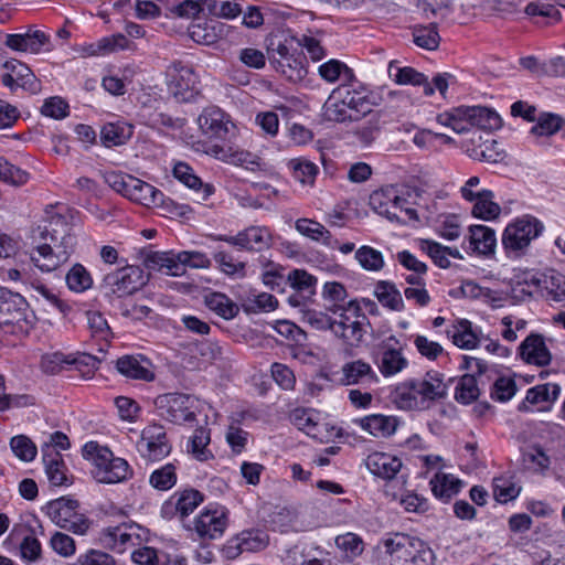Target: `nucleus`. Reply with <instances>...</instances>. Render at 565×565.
Wrapping results in <instances>:
<instances>
[{"label": "nucleus", "mask_w": 565, "mask_h": 565, "mask_svg": "<svg viewBox=\"0 0 565 565\" xmlns=\"http://www.w3.org/2000/svg\"><path fill=\"white\" fill-rule=\"evenodd\" d=\"M45 242L31 254L32 263L42 271H53L66 263L74 250L75 236L71 234V227L61 216L51 218L49 226L44 227L42 237Z\"/></svg>", "instance_id": "f257e3e1"}, {"label": "nucleus", "mask_w": 565, "mask_h": 565, "mask_svg": "<svg viewBox=\"0 0 565 565\" xmlns=\"http://www.w3.org/2000/svg\"><path fill=\"white\" fill-rule=\"evenodd\" d=\"M441 126L451 128L457 134L469 131L475 126L483 130H495L502 126L497 111L482 106H460L439 114L436 118Z\"/></svg>", "instance_id": "f03ea898"}, {"label": "nucleus", "mask_w": 565, "mask_h": 565, "mask_svg": "<svg viewBox=\"0 0 565 565\" xmlns=\"http://www.w3.org/2000/svg\"><path fill=\"white\" fill-rule=\"evenodd\" d=\"M83 456L93 461L92 473L100 483H118L132 476V469L125 459L115 457L109 448L96 441L84 445Z\"/></svg>", "instance_id": "7ed1b4c3"}, {"label": "nucleus", "mask_w": 565, "mask_h": 565, "mask_svg": "<svg viewBox=\"0 0 565 565\" xmlns=\"http://www.w3.org/2000/svg\"><path fill=\"white\" fill-rule=\"evenodd\" d=\"M296 43V36H285L271 40L268 47L269 60L276 71L292 83L302 81L308 74L306 56L297 50Z\"/></svg>", "instance_id": "20e7f679"}, {"label": "nucleus", "mask_w": 565, "mask_h": 565, "mask_svg": "<svg viewBox=\"0 0 565 565\" xmlns=\"http://www.w3.org/2000/svg\"><path fill=\"white\" fill-rule=\"evenodd\" d=\"M143 264L153 270H164L169 276H182L185 267L207 268L210 259L201 252H180L178 254L167 252H149L146 254Z\"/></svg>", "instance_id": "39448f33"}, {"label": "nucleus", "mask_w": 565, "mask_h": 565, "mask_svg": "<svg viewBox=\"0 0 565 565\" xmlns=\"http://www.w3.org/2000/svg\"><path fill=\"white\" fill-rule=\"evenodd\" d=\"M78 509L77 500L61 497L50 501L45 507V512L56 526L76 535H84L90 527V521Z\"/></svg>", "instance_id": "423d86ee"}, {"label": "nucleus", "mask_w": 565, "mask_h": 565, "mask_svg": "<svg viewBox=\"0 0 565 565\" xmlns=\"http://www.w3.org/2000/svg\"><path fill=\"white\" fill-rule=\"evenodd\" d=\"M544 225L536 217L525 214L510 223L502 235V244L508 253H518L526 248L539 237Z\"/></svg>", "instance_id": "0eeeda50"}, {"label": "nucleus", "mask_w": 565, "mask_h": 565, "mask_svg": "<svg viewBox=\"0 0 565 565\" xmlns=\"http://www.w3.org/2000/svg\"><path fill=\"white\" fill-rule=\"evenodd\" d=\"M168 92L177 102L192 100L199 93L198 76L191 66L180 61L172 62L166 70Z\"/></svg>", "instance_id": "6e6552de"}, {"label": "nucleus", "mask_w": 565, "mask_h": 565, "mask_svg": "<svg viewBox=\"0 0 565 565\" xmlns=\"http://www.w3.org/2000/svg\"><path fill=\"white\" fill-rule=\"evenodd\" d=\"M146 530L136 523H121L104 527L98 535L100 545L116 553H124L142 543Z\"/></svg>", "instance_id": "1a4fd4ad"}, {"label": "nucleus", "mask_w": 565, "mask_h": 565, "mask_svg": "<svg viewBox=\"0 0 565 565\" xmlns=\"http://www.w3.org/2000/svg\"><path fill=\"white\" fill-rule=\"evenodd\" d=\"M195 403L194 396L182 393L162 394L154 399L160 416L174 424L194 420L195 413L193 408Z\"/></svg>", "instance_id": "9d476101"}, {"label": "nucleus", "mask_w": 565, "mask_h": 565, "mask_svg": "<svg viewBox=\"0 0 565 565\" xmlns=\"http://www.w3.org/2000/svg\"><path fill=\"white\" fill-rule=\"evenodd\" d=\"M211 238L248 252H263L273 245L270 231L265 226L258 225H250L234 236L211 235Z\"/></svg>", "instance_id": "9b49d317"}, {"label": "nucleus", "mask_w": 565, "mask_h": 565, "mask_svg": "<svg viewBox=\"0 0 565 565\" xmlns=\"http://www.w3.org/2000/svg\"><path fill=\"white\" fill-rule=\"evenodd\" d=\"M418 539L404 533H390L381 539L376 550L390 565H405Z\"/></svg>", "instance_id": "f8f14e48"}, {"label": "nucleus", "mask_w": 565, "mask_h": 565, "mask_svg": "<svg viewBox=\"0 0 565 565\" xmlns=\"http://www.w3.org/2000/svg\"><path fill=\"white\" fill-rule=\"evenodd\" d=\"M145 284L142 270L137 266H124L105 275L102 287L117 297L137 291Z\"/></svg>", "instance_id": "ddd939ff"}, {"label": "nucleus", "mask_w": 565, "mask_h": 565, "mask_svg": "<svg viewBox=\"0 0 565 565\" xmlns=\"http://www.w3.org/2000/svg\"><path fill=\"white\" fill-rule=\"evenodd\" d=\"M227 523V509L218 504H210L194 519L193 530L202 540H215L223 535Z\"/></svg>", "instance_id": "4468645a"}, {"label": "nucleus", "mask_w": 565, "mask_h": 565, "mask_svg": "<svg viewBox=\"0 0 565 565\" xmlns=\"http://www.w3.org/2000/svg\"><path fill=\"white\" fill-rule=\"evenodd\" d=\"M374 361L383 376H392L404 370L408 362L402 353L399 341L391 335L380 342L374 351Z\"/></svg>", "instance_id": "2eb2a0df"}, {"label": "nucleus", "mask_w": 565, "mask_h": 565, "mask_svg": "<svg viewBox=\"0 0 565 565\" xmlns=\"http://www.w3.org/2000/svg\"><path fill=\"white\" fill-rule=\"evenodd\" d=\"M408 201L404 193L394 185H387L374 191L370 195L371 207L380 215L387 217L391 221L405 222L397 213L398 209H404Z\"/></svg>", "instance_id": "dca6fc26"}, {"label": "nucleus", "mask_w": 565, "mask_h": 565, "mask_svg": "<svg viewBox=\"0 0 565 565\" xmlns=\"http://www.w3.org/2000/svg\"><path fill=\"white\" fill-rule=\"evenodd\" d=\"M198 125L207 138L226 139L234 136L236 131L230 116L216 106L204 108L198 117Z\"/></svg>", "instance_id": "f3484780"}, {"label": "nucleus", "mask_w": 565, "mask_h": 565, "mask_svg": "<svg viewBox=\"0 0 565 565\" xmlns=\"http://www.w3.org/2000/svg\"><path fill=\"white\" fill-rule=\"evenodd\" d=\"M138 451L148 460L157 461L168 456L171 445L168 441L163 426L151 424L143 428L137 444Z\"/></svg>", "instance_id": "a211bd4d"}, {"label": "nucleus", "mask_w": 565, "mask_h": 565, "mask_svg": "<svg viewBox=\"0 0 565 565\" xmlns=\"http://www.w3.org/2000/svg\"><path fill=\"white\" fill-rule=\"evenodd\" d=\"M204 500V495L196 489L188 488L177 491L161 507V515L164 519L178 516L184 520L189 516Z\"/></svg>", "instance_id": "6ab92c4d"}, {"label": "nucleus", "mask_w": 565, "mask_h": 565, "mask_svg": "<svg viewBox=\"0 0 565 565\" xmlns=\"http://www.w3.org/2000/svg\"><path fill=\"white\" fill-rule=\"evenodd\" d=\"M116 369L131 380L151 382L156 377L151 361L143 355H124L116 361Z\"/></svg>", "instance_id": "aec40b11"}, {"label": "nucleus", "mask_w": 565, "mask_h": 565, "mask_svg": "<svg viewBox=\"0 0 565 565\" xmlns=\"http://www.w3.org/2000/svg\"><path fill=\"white\" fill-rule=\"evenodd\" d=\"M519 352L523 361L536 366H546L552 360V354L545 344L543 335L537 333L527 335L520 344Z\"/></svg>", "instance_id": "412c9836"}, {"label": "nucleus", "mask_w": 565, "mask_h": 565, "mask_svg": "<svg viewBox=\"0 0 565 565\" xmlns=\"http://www.w3.org/2000/svg\"><path fill=\"white\" fill-rule=\"evenodd\" d=\"M49 42V36L40 30H31L23 34H8L6 45L14 51L36 54Z\"/></svg>", "instance_id": "4be33fe9"}, {"label": "nucleus", "mask_w": 565, "mask_h": 565, "mask_svg": "<svg viewBox=\"0 0 565 565\" xmlns=\"http://www.w3.org/2000/svg\"><path fill=\"white\" fill-rule=\"evenodd\" d=\"M360 427L376 438H387L395 434L399 420L395 416L372 414L359 419Z\"/></svg>", "instance_id": "5701e85b"}, {"label": "nucleus", "mask_w": 565, "mask_h": 565, "mask_svg": "<svg viewBox=\"0 0 565 565\" xmlns=\"http://www.w3.org/2000/svg\"><path fill=\"white\" fill-rule=\"evenodd\" d=\"M341 381L345 385L375 384L379 377L371 364L362 360H355L343 364Z\"/></svg>", "instance_id": "b1692460"}, {"label": "nucleus", "mask_w": 565, "mask_h": 565, "mask_svg": "<svg viewBox=\"0 0 565 565\" xmlns=\"http://www.w3.org/2000/svg\"><path fill=\"white\" fill-rule=\"evenodd\" d=\"M365 465L371 473L383 479H393L402 468V461L385 452H373L367 456Z\"/></svg>", "instance_id": "393cba45"}, {"label": "nucleus", "mask_w": 565, "mask_h": 565, "mask_svg": "<svg viewBox=\"0 0 565 565\" xmlns=\"http://www.w3.org/2000/svg\"><path fill=\"white\" fill-rule=\"evenodd\" d=\"M414 382L424 407L426 402L444 398L447 394V385L438 372H427L424 379Z\"/></svg>", "instance_id": "a878e982"}, {"label": "nucleus", "mask_w": 565, "mask_h": 565, "mask_svg": "<svg viewBox=\"0 0 565 565\" xmlns=\"http://www.w3.org/2000/svg\"><path fill=\"white\" fill-rule=\"evenodd\" d=\"M206 153L224 161L226 163L236 166H254L258 164L257 157L248 151L242 150L232 145H212Z\"/></svg>", "instance_id": "bb28decb"}, {"label": "nucleus", "mask_w": 565, "mask_h": 565, "mask_svg": "<svg viewBox=\"0 0 565 565\" xmlns=\"http://www.w3.org/2000/svg\"><path fill=\"white\" fill-rule=\"evenodd\" d=\"M295 228L302 236L322 243L329 248L334 249L339 245V241L332 236L330 231L315 220L298 218L295 223Z\"/></svg>", "instance_id": "cd10ccee"}, {"label": "nucleus", "mask_w": 565, "mask_h": 565, "mask_svg": "<svg viewBox=\"0 0 565 565\" xmlns=\"http://www.w3.org/2000/svg\"><path fill=\"white\" fill-rule=\"evenodd\" d=\"M388 76L399 85H414V86H423L424 94L426 96H430L434 94L433 85L428 82L427 77L417 72L413 67H399L395 65L394 62H391L388 65Z\"/></svg>", "instance_id": "c85d7f7f"}, {"label": "nucleus", "mask_w": 565, "mask_h": 565, "mask_svg": "<svg viewBox=\"0 0 565 565\" xmlns=\"http://www.w3.org/2000/svg\"><path fill=\"white\" fill-rule=\"evenodd\" d=\"M469 243L473 252L482 255H490L497 245L495 233L486 225H471L469 227Z\"/></svg>", "instance_id": "c756f323"}, {"label": "nucleus", "mask_w": 565, "mask_h": 565, "mask_svg": "<svg viewBox=\"0 0 565 565\" xmlns=\"http://www.w3.org/2000/svg\"><path fill=\"white\" fill-rule=\"evenodd\" d=\"M129 193L127 198L134 202H137L143 206L152 207L158 203V200H162V192L138 178L130 181Z\"/></svg>", "instance_id": "7c9ffc66"}, {"label": "nucleus", "mask_w": 565, "mask_h": 565, "mask_svg": "<svg viewBox=\"0 0 565 565\" xmlns=\"http://www.w3.org/2000/svg\"><path fill=\"white\" fill-rule=\"evenodd\" d=\"M366 318L365 316H362L361 318L359 316H355L351 321L347 322H333L332 323V332L339 337L342 338L344 341H347L349 344H358L362 341V338L364 333L366 332L365 327L367 323H365Z\"/></svg>", "instance_id": "2f4dec72"}, {"label": "nucleus", "mask_w": 565, "mask_h": 565, "mask_svg": "<svg viewBox=\"0 0 565 565\" xmlns=\"http://www.w3.org/2000/svg\"><path fill=\"white\" fill-rule=\"evenodd\" d=\"M132 134L134 128L127 122H108L100 130V140L105 147L111 148L126 143Z\"/></svg>", "instance_id": "473e14b6"}, {"label": "nucleus", "mask_w": 565, "mask_h": 565, "mask_svg": "<svg viewBox=\"0 0 565 565\" xmlns=\"http://www.w3.org/2000/svg\"><path fill=\"white\" fill-rule=\"evenodd\" d=\"M49 450L52 452H45L43 455V462L45 465V472L49 481L55 487L71 484L66 475L67 469L61 454L58 451H53L52 448H49Z\"/></svg>", "instance_id": "72a5a7b5"}, {"label": "nucleus", "mask_w": 565, "mask_h": 565, "mask_svg": "<svg viewBox=\"0 0 565 565\" xmlns=\"http://www.w3.org/2000/svg\"><path fill=\"white\" fill-rule=\"evenodd\" d=\"M392 396L394 404L399 409L411 411L424 408L414 380L397 385Z\"/></svg>", "instance_id": "f704fd0d"}, {"label": "nucleus", "mask_w": 565, "mask_h": 565, "mask_svg": "<svg viewBox=\"0 0 565 565\" xmlns=\"http://www.w3.org/2000/svg\"><path fill=\"white\" fill-rule=\"evenodd\" d=\"M204 303L211 311L225 320L234 319L239 312V307L223 292L206 295Z\"/></svg>", "instance_id": "c9c22d12"}, {"label": "nucleus", "mask_w": 565, "mask_h": 565, "mask_svg": "<svg viewBox=\"0 0 565 565\" xmlns=\"http://www.w3.org/2000/svg\"><path fill=\"white\" fill-rule=\"evenodd\" d=\"M374 294L383 307L393 311H403L405 309L402 294L395 284L386 280H380L375 286Z\"/></svg>", "instance_id": "e433bc0d"}, {"label": "nucleus", "mask_w": 565, "mask_h": 565, "mask_svg": "<svg viewBox=\"0 0 565 565\" xmlns=\"http://www.w3.org/2000/svg\"><path fill=\"white\" fill-rule=\"evenodd\" d=\"M493 192L491 190H480L476 196L472 207V215L484 221H492L499 217L501 207L493 201Z\"/></svg>", "instance_id": "4c0bfd02"}, {"label": "nucleus", "mask_w": 565, "mask_h": 565, "mask_svg": "<svg viewBox=\"0 0 565 565\" xmlns=\"http://www.w3.org/2000/svg\"><path fill=\"white\" fill-rule=\"evenodd\" d=\"M561 393V387L557 384L546 383L536 385L526 392L525 401L520 404L519 411L525 412L529 409L526 403L539 405L542 403H553L557 399Z\"/></svg>", "instance_id": "58836bf2"}, {"label": "nucleus", "mask_w": 565, "mask_h": 565, "mask_svg": "<svg viewBox=\"0 0 565 565\" xmlns=\"http://www.w3.org/2000/svg\"><path fill=\"white\" fill-rule=\"evenodd\" d=\"M4 67L15 74L17 86L22 87L32 94H38L41 90L40 81L35 77L28 65L12 60L6 62Z\"/></svg>", "instance_id": "ea45409f"}, {"label": "nucleus", "mask_w": 565, "mask_h": 565, "mask_svg": "<svg viewBox=\"0 0 565 565\" xmlns=\"http://www.w3.org/2000/svg\"><path fill=\"white\" fill-rule=\"evenodd\" d=\"M323 116L331 121H344L355 119L354 115L348 111L342 100V88L334 89L323 105Z\"/></svg>", "instance_id": "a19ab883"}, {"label": "nucleus", "mask_w": 565, "mask_h": 565, "mask_svg": "<svg viewBox=\"0 0 565 565\" xmlns=\"http://www.w3.org/2000/svg\"><path fill=\"white\" fill-rule=\"evenodd\" d=\"M430 486L436 498L448 501L459 492L462 481L451 475L437 473L430 480Z\"/></svg>", "instance_id": "79ce46f5"}, {"label": "nucleus", "mask_w": 565, "mask_h": 565, "mask_svg": "<svg viewBox=\"0 0 565 565\" xmlns=\"http://www.w3.org/2000/svg\"><path fill=\"white\" fill-rule=\"evenodd\" d=\"M287 280L296 292L302 295L303 299H309L316 294L317 278L305 269L289 271Z\"/></svg>", "instance_id": "37998d69"}, {"label": "nucleus", "mask_w": 565, "mask_h": 565, "mask_svg": "<svg viewBox=\"0 0 565 565\" xmlns=\"http://www.w3.org/2000/svg\"><path fill=\"white\" fill-rule=\"evenodd\" d=\"M210 444V429L198 427L189 440L188 450L200 461H206L213 457L211 450L207 449Z\"/></svg>", "instance_id": "c03bdc74"}, {"label": "nucleus", "mask_w": 565, "mask_h": 565, "mask_svg": "<svg viewBox=\"0 0 565 565\" xmlns=\"http://www.w3.org/2000/svg\"><path fill=\"white\" fill-rule=\"evenodd\" d=\"M318 71L319 75L329 83H334L339 79L350 82L354 77L353 71L338 60H330L321 64Z\"/></svg>", "instance_id": "a18cd8bd"}, {"label": "nucleus", "mask_w": 565, "mask_h": 565, "mask_svg": "<svg viewBox=\"0 0 565 565\" xmlns=\"http://www.w3.org/2000/svg\"><path fill=\"white\" fill-rule=\"evenodd\" d=\"M480 391L475 374H465L458 382L455 398L461 404H470L479 397Z\"/></svg>", "instance_id": "49530a36"}, {"label": "nucleus", "mask_w": 565, "mask_h": 565, "mask_svg": "<svg viewBox=\"0 0 565 565\" xmlns=\"http://www.w3.org/2000/svg\"><path fill=\"white\" fill-rule=\"evenodd\" d=\"M521 488L510 477H497L493 479V497L500 503L514 500L520 494Z\"/></svg>", "instance_id": "de8ad7c7"}, {"label": "nucleus", "mask_w": 565, "mask_h": 565, "mask_svg": "<svg viewBox=\"0 0 565 565\" xmlns=\"http://www.w3.org/2000/svg\"><path fill=\"white\" fill-rule=\"evenodd\" d=\"M355 258L361 267L369 271H379L384 267V258L380 250L362 246L355 252Z\"/></svg>", "instance_id": "09e8293b"}, {"label": "nucleus", "mask_w": 565, "mask_h": 565, "mask_svg": "<svg viewBox=\"0 0 565 565\" xmlns=\"http://www.w3.org/2000/svg\"><path fill=\"white\" fill-rule=\"evenodd\" d=\"M543 287L554 301L565 302V276L550 270L544 274Z\"/></svg>", "instance_id": "8fccbe9b"}, {"label": "nucleus", "mask_w": 565, "mask_h": 565, "mask_svg": "<svg viewBox=\"0 0 565 565\" xmlns=\"http://www.w3.org/2000/svg\"><path fill=\"white\" fill-rule=\"evenodd\" d=\"M342 88V100L348 108V111L353 114L356 118L359 115H366L371 111L370 102L360 93Z\"/></svg>", "instance_id": "3c124183"}, {"label": "nucleus", "mask_w": 565, "mask_h": 565, "mask_svg": "<svg viewBox=\"0 0 565 565\" xmlns=\"http://www.w3.org/2000/svg\"><path fill=\"white\" fill-rule=\"evenodd\" d=\"M150 484L158 490H169L177 483L175 467L167 463L154 470L150 476Z\"/></svg>", "instance_id": "603ef678"}, {"label": "nucleus", "mask_w": 565, "mask_h": 565, "mask_svg": "<svg viewBox=\"0 0 565 565\" xmlns=\"http://www.w3.org/2000/svg\"><path fill=\"white\" fill-rule=\"evenodd\" d=\"M413 35L415 44L419 47L433 51L439 46L440 36L434 23L415 29Z\"/></svg>", "instance_id": "864d4df0"}, {"label": "nucleus", "mask_w": 565, "mask_h": 565, "mask_svg": "<svg viewBox=\"0 0 565 565\" xmlns=\"http://www.w3.org/2000/svg\"><path fill=\"white\" fill-rule=\"evenodd\" d=\"M66 284L71 290L81 292L88 289L93 280L86 268L81 264H76L67 273Z\"/></svg>", "instance_id": "5fc2aeb1"}, {"label": "nucleus", "mask_w": 565, "mask_h": 565, "mask_svg": "<svg viewBox=\"0 0 565 565\" xmlns=\"http://www.w3.org/2000/svg\"><path fill=\"white\" fill-rule=\"evenodd\" d=\"M0 180L19 186L28 182L29 173L11 164L6 158L0 157Z\"/></svg>", "instance_id": "6e6d98bb"}, {"label": "nucleus", "mask_w": 565, "mask_h": 565, "mask_svg": "<svg viewBox=\"0 0 565 565\" xmlns=\"http://www.w3.org/2000/svg\"><path fill=\"white\" fill-rule=\"evenodd\" d=\"M10 447L13 454L22 461H32L36 456L35 445L29 437L24 435L12 437Z\"/></svg>", "instance_id": "4d7b16f0"}, {"label": "nucleus", "mask_w": 565, "mask_h": 565, "mask_svg": "<svg viewBox=\"0 0 565 565\" xmlns=\"http://www.w3.org/2000/svg\"><path fill=\"white\" fill-rule=\"evenodd\" d=\"M419 248L425 252L438 267L448 268L450 266V260L444 245L430 239H420Z\"/></svg>", "instance_id": "13d9d810"}, {"label": "nucleus", "mask_w": 565, "mask_h": 565, "mask_svg": "<svg viewBox=\"0 0 565 565\" xmlns=\"http://www.w3.org/2000/svg\"><path fill=\"white\" fill-rule=\"evenodd\" d=\"M203 4H206L209 12L217 18L234 19L242 13V8L236 2L203 0Z\"/></svg>", "instance_id": "bf43d9fd"}, {"label": "nucleus", "mask_w": 565, "mask_h": 565, "mask_svg": "<svg viewBox=\"0 0 565 565\" xmlns=\"http://www.w3.org/2000/svg\"><path fill=\"white\" fill-rule=\"evenodd\" d=\"M86 317L92 337L107 343L110 338V328L104 316L98 311H88Z\"/></svg>", "instance_id": "052dcab7"}, {"label": "nucleus", "mask_w": 565, "mask_h": 565, "mask_svg": "<svg viewBox=\"0 0 565 565\" xmlns=\"http://www.w3.org/2000/svg\"><path fill=\"white\" fill-rule=\"evenodd\" d=\"M52 550L62 557H71L76 552V544L72 536L63 532H54L50 540Z\"/></svg>", "instance_id": "680f3d73"}, {"label": "nucleus", "mask_w": 565, "mask_h": 565, "mask_svg": "<svg viewBox=\"0 0 565 565\" xmlns=\"http://www.w3.org/2000/svg\"><path fill=\"white\" fill-rule=\"evenodd\" d=\"M454 343L461 349H473L478 344V338L471 330V323L462 320L459 328L456 329L451 335Z\"/></svg>", "instance_id": "e2e57ef3"}, {"label": "nucleus", "mask_w": 565, "mask_h": 565, "mask_svg": "<svg viewBox=\"0 0 565 565\" xmlns=\"http://www.w3.org/2000/svg\"><path fill=\"white\" fill-rule=\"evenodd\" d=\"M516 393L515 381L511 377L501 376L493 383L491 390V397L498 402H507L511 399Z\"/></svg>", "instance_id": "0e129e2a"}, {"label": "nucleus", "mask_w": 565, "mask_h": 565, "mask_svg": "<svg viewBox=\"0 0 565 565\" xmlns=\"http://www.w3.org/2000/svg\"><path fill=\"white\" fill-rule=\"evenodd\" d=\"M214 260L218 265L220 269L228 276H244L245 275V263L236 262L232 254L226 252H218L214 254Z\"/></svg>", "instance_id": "69168bd1"}, {"label": "nucleus", "mask_w": 565, "mask_h": 565, "mask_svg": "<svg viewBox=\"0 0 565 565\" xmlns=\"http://www.w3.org/2000/svg\"><path fill=\"white\" fill-rule=\"evenodd\" d=\"M562 127V118L553 114H546L537 119V124L531 128V132L537 136H551Z\"/></svg>", "instance_id": "338daca9"}, {"label": "nucleus", "mask_w": 565, "mask_h": 565, "mask_svg": "<svg viewBox=\"0 0 565 565\" xmlns=\"http://www.w3.org/2000/svg\"><path fill=\"white\" fill-rule=\"evenodd\" d=\"M75 565H116V562L108 553L92 548L81 554Z\"/></svg>", "instance_id": "774afa93"}]
</instances>
